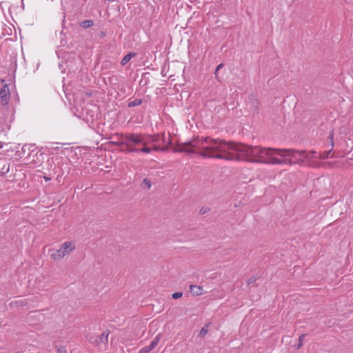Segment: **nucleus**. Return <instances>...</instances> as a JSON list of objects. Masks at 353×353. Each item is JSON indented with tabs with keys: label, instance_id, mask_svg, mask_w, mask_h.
Instances as JSON below:
<instances>
[{
	"label": "nucleus",
	"instance_id": "obj_8",
	"mask_svg": "<svg viewBox=\"0 0 353 353\" xmlns=\"http://www.w3.org/2000/svg\"><path fill=\"white\" fill-rule=\"evenodd\" d=\"M160 339H161V334H157L154 339L152 341V342L150 343V344L148 345V346H145V347L149 351H152V350H154L157 345H158V343H159L160 341Z\"/></svg>",
	"mask_w": 353,
	"mask_h": 353
},
{
	"label": "nucleus",
	"instance_id": "obj_14",
	"mask_svg": "<svg viewBox=\"0 0 353 353\" xmlns=\"http://www.w3.org/2000/svg\"><path fill=\"white\" fill-rule=\"evenodd\" d=\"M250 101H251V104H252V107L253 108V110L255 112H259V101L256 99H254V98H250Z\"/></svg>",
	"mask_w": 353,
	"mask_h": 353
},
{
	"label": "nucleus",
	"instance_id": "obj_2",
	"mask_svg": "<svg viewBox=\"0 0 353 353\" xmlns=\"http://www.w3.org/2000/svg\"><path fill=\"white\" fill-rule=\"evenodd\" d=\"M230 142L209 137H197L183 143L174 149L175 152L196 153L203 158H215L227 160L230 150Z\"/></svg>",
	"mask_w": 353,
	"mask_h": 353
},
{
	"label": "nucleus",
	"instance_id": "obj_19",
	"mask_svg": "<svg viewBox=\"0 0 353 353\" xmlns=\"http://www.w3.org/2000/svg\"><path fill=\"white\" fill-rule=\"evenodd\" d=\"M305 334H302L299 338V342L296 345H295V347L296 349H299L303 345V341L304 340V338L305 337Z\"/></svg>",
	"mask_w": 353,
	"mask_h": 353
},
{
	"label": "nucleus",
	"instance_id": "obj_31",
	"mask_svg": "<svg viewBox=\"0 0 353 353\" xmlns=\"http://www.w3.org/2000/svg\"><path fill=\"white\" fill-rule=\"evenodd\" d=\"M3 148V143L0 142V148Z\"/></svg>",
	"mask_w": 353,
	"mask_h": 353
},
{
	"label": "nucleus",
	"instance_id": "obj_11",
	"mask_svg": "<svg viewBox=\"0 0 353 353\" xmlns=\"http://www.w3.org/2000/svg\"><path fill=\"white\" fill-rule=\"evenodd\" d=\"M10 163H6L3 165H2L1 167H0V175L1 176H5L6 174H8L10 171Z\"/></svg>",
	"mask_w": 353,
	"mask_h": 353
},
{
	"label": "nucleus",
	"instance_id": "obj_6",
	"mask_svg": "<svg viewBox=\"0 0 353 353\" xmlns=\"http://www.w3.org/2000/svg\"><path fill=\"white\" fill-rule=\"evenodd\" d=\"M10 96V93L7 85L0 88L1 103L3 106H6L8 104Z\"/></svg>",
	"mask_w": 353,
	"mask_h": 353
},
{
	"label": "nucleus",
	"instance_id": "obj_23",
	"mask_svg": "<svg viewBox=\"0 0 353 353\" xmlns=\"http://www.w3.org/2000/svg\"><path fill=\"white\" fill-rule=\"evenodd\" d=\"M210 210V209L208 208H202L201 210H200V214H204L207 212H208Z\"/></svg>",
	"mask_w": 353,
	"mask_h": 353
},
{
	"label": "nucleus",
	"instance_id": "obj_16",
	"mask_svg": "<svg viewBox=\"0 0 353 353\" xmlns=\"http://www.w3.org/2000/svg\"><path fill=\"white\" fill-rule=\"evenodd\" d=\"M94 23L92 20H85L80 23V26L83 28H88L93 26Z\"/></svg>",
	"mask_w": 353,
	"mask_h": 353
},
{
	"label": "nucleus",
	"instance_id": "obj_1",
	"mask_svg": "<svg viewBox=\"0 0 353 353\" xmlns=\"http://www.w3.org/2000/svg\"><path fill=\"white\" fill-rule=\"evenodd\" d=\"M230 150L228 152V161H244L252 163L264 164H283L287 159H281L272 157L276 154L283 157H291L297 158L301 161V157H307L305 150H296L294 149H274L272 148H261L252 146L242 143L230 142Z\"/></svg>",
	"mask_w": 353,
	"mask_h": 353
},
{
	"label": "nucleus",
	"instance_id": "obj_30",
	"mask_svg": "<svg viewBox=\"0 0 353 353\" xmlns=\"http://www.w3.org/2000/svg\"><path fill=\"white\" fill-rule=\"evenodd\" d=\"M43 178H44L46 181H49L51 180L50 177L46 176H45Z\"/></svg>",
	"mask_w": 353,
	"mask_h": 353
},
{
	"label": "nucleus",
	"instance_id": "obj_21",
	"mask_svg": "<svg viewBox=\"0 0 353 353\" xmlns=\"http://www.w3.org/2000/svg\"><path fill=\"white\" fill-rule=\"evenodd\" d=\"M150 149H152V151H161V147L160 145H154L152 147L150 148Z\"/></svg>",
	"mask_w": 353,
	"mask_h": 353
},
{
	"label": "nucleus",
	"instance_id": "obj_4",
	"mask_svg": "<svg viewBox=\"0 0 353 353\" xmlns=\"http://www.w3.org/2000/svg\"><path fill=\"white\" fill-rule=\"evenodd\" d=\"M331 148L329 150L324 151L323 152H317L314 150L307 152L305 150V155L307 157H301V161H303L305 159H327L329 158H333V154H331V152L333 150L334 142V133L333 131L330 132L328 137Z\"/></svg>",
	"mask_w": 353,
	"mask_h": 353
},
{
	"label": "nucleus",
	"instance_id": "obj_20",
	"mask_svg": "<svg viewBox=\"0 0 353 353\" xmlns=\"http://www.w3.org/2000/svg\"><path fill=\"white\" fill-rule=\"evenodd\" d=\"M183 296V293L181 292H176L172 294V298L173 299H177L181 298Z\"/></svg>",
	"mask_w": 353,
	"mask_h": 353
},
{
	"label": "nucleus",
	"instance_id": "obj_24",
	"mask_svg": "<svg viewBox=\"0 0 353 353\" xmlns=\"http://www.w3.org/2000/svg\"><path fill=\"white\" fill-rule=\"evenodd\" d=\"M46 163L50 166L49 169H50L54 163L53 159H48Z\"/></svg>",
	"mask_w": 353,
	"mask_h": 353
},
{
	"label": "nucleus",
	"instance_id": "obj_26",
	"mask_svg": "<svg viewBox=\"0 0 353 353\" xmlns=\"http://www.w3.org/2000/svg\"><path fill=\"white\" fill-rule=\"evenodd\" d=\"M150 352L144 347L142 349H141L139 352V353H149Z\"/></svg>",
	"mask_w": 353,
	"mask_h": 353
},
{
	"label": "nucleus",
	"instance_id": "obj_22",
	"mask_svg": "<svg viewBox=\"0 0 353 353\" xmlns=\"http://www.w3.org/2000/svg\"><path fill=\"white\" fill-rule=\"evenodd\" d=\"M256 278L254 276L251 277L250 279L248 280V285L253 284L256 282Z\"/></svg>",
	"mask_w": 353,
	"mask_h": 353
},
{
	"label": "nucleus",
	"instance_id": "obj_25",
	"mask_svg": "<svg viewBox=\"0 0 353 353\" xmlns=\"http://www.w3.org/2000/svg\"><path fill=\"white\" fill-rule=\"evenodd\" d=\"M160 134H161L160 140L162 141L163 143H165L166 140H165V133H161Z\"/></svg>",
	"mask_w": 353,
	"mask_h": 353
},
{
	"label": "nucleus",
	"instance_id": "obj_13",
	"mask_svg": "<svg viewBox=\"0 0 353 353\" xmlns=\"http://www.w3.org/2000/svg\"><path fill=\"white\" fill-rule=\"evenodd\" d=\"M34 148H35L34 144H25L22 147V152L23 153H25L26 151H28L29 152H28V155H30V152L34 151Z\"/></svg>",
	"mask_w": 353,
	"mask_h": 353
},
{
	"label": "nucleus",
	"instance_id": "obj_10",
	"mask_svg": "<svg viewBox=\"0 0 353 353\" xmlns=\"http://www.w3.org/2000/svg\"><path fill=\"white\" fill-rule=\"evenodd\" d=\"M108 334H109V332H103L100 336H99V340H97V344H99V343H103V344H107L108 342Z\"/></svg>",
	"mask_w": 353,
	"mask_h": 353
},
{
	"label": "nucleus",
	"instance_id": "obj_12",
	"mask_svg": "<svg viewBox=\"0 0 353 353\" xmlns=\"http://www.w3.org/2000/svg\"><path fill=\"white\" fill-rule=\"evenodd\" d=\"M136 54L134 52H130L127 54L121 60V64L122 65H125L132 57H135Z\"/></svg>",
	"mask_w": 353,
	"mask_h": 353
},
{
	"label": "nucleus",
	"instance_id": "obj_7",
	"mask_svg": "<svg viewBox=\"0 0 353 353\" xmlns=\"http://www.w3.org/2000/svg\"><path fill=\"white\" fill-rule=\"evenodd\" d=\"M161 134H145V139L149 145H154L156 143L160 141Z\"/></svg>",
	"mask_w": 353,
	"mask_h": 353
},
{
	"label": "nucleus",
	"instance_id": "obj_17",
	"mask_svg": "<svg viewBox=\"0 0 353 353\" xmlns=\"http://www.w3.org/2000/svg\"><path fill=\"white\" fill-rule=\"evenodd\" d=\"M208 332V324H205L200 330L199 336L204 337Z\"/></svg>",
	"mask_w": 353,
	"mask_h": 353
},
{
	"label": "nucleus",
	"instance_id": "obj_5",
	"mask_svg": "<svg viewBox=\"0 0 353 353\" xmlns=\"http://www.w3.org/2000/svg\"><path fill=\"white\" fill-rule=\"evenodd\" d=\"M75 249V245L72 241H66L62 244L60 249L50 254V257L54 261L63 259Z\"/></svg>",
	"mask_w": 353,
	"mask_h": 353
},
{
	"label": "nucleus",
	"instance_id": "obj_27",
	"mask_svg": "<svg viewBox=\"0 0 353 353\" xmlns=\"http://www.w3.org/2000/svg\"><path fill=\"white\" fill-rule=\"evenodd\" d=\"M59 351L60 353H67V350L65 347H61V348H59Z\"/></svg>",
	"mask_w": 353,
	"mask_h": 353
},
{
	"label": "nucleus",
	"instance_id": "obj_28",
	"mask_svg": "<svg viewBox=\"0 0 353 353\" xmlns=\"http://www.w3.org/2000/svg\"><path fill=\"white\" fill-rule=\"evenodd\" d=\"M223 63H220L219 65H218L216 68V72H217L219 69H221L223 67Z\"/></svg>",
	"mask_w": 353,
	"mask_h": 353
},
{
	"label": "nucleus",
	"instance_id": "obj_15",
	"mask_svg": "<svg viewBox=\"0 0 353 353\" xmlns=\"http://www.w3.org/2000/svg\"><path fill=\"white\" fill-rule=\"evenodd\" d=\"M143 103V99H136L128 103V107L129 108H133L135 106H138Z\"/></svg>",
	"mask_w": 353,
	"mask_h": 353
},
{
	"label": "nucleus",
	"instance_id": "obj_3",
	"mask_svg": "<svg viewBox=\"0 0 353 353\" xmlns=\"http://www.w3.org/2000/svg\"><path fill=\"white\" fill-rule=\"evenodd\" d=\"M123 139L117 142H112L114 145L120 148V151L124 153H145L150 154L149 144L143 133H127L122 134Z\"/></svg>",
	"mask_w": 353,
	"mask_h": 353
},
{
	"label": "nucleus",
	"instance_id": "obj_9",
	"mask_svg": "<svg viewBox=\"0 0 353 353\" xmlns=\"http://www.w3.org/2000/svg\"><path fill=\"white\" fill-rule=\"evenodd\" d=\"M190 291L193 295L199 296L203 294V289L202 287L199 285H190Z\"/></svg>",
	"mask_w": 353,
	"mask_h": 353
},
{
	"label": "nucleus",
	"instance_id": "obj_18",
	"mask_svg": "<svg viewBox=\"0 0 353 353\" xmlns=\"http://www.w3.org/2000/svg\"><path fill=\"white\" fill-rule=\"evenodd\" d=\"M142 186L144 189L149 190L152 186V183L149 179H144L142 182Z\"/></svg>",
	"mask_w": 353,
	"mask_h": 353
},
{
	"label": "nucleus",
	"instance_id": "obj_32",
	"mask_svg": "<svg viewBox=\"0 0 353 353\" xmlns=\"http://www.w3.org/2000/svg\"><path fill=\"white\" fill-rule=\"evenodd\" d=\"M170 143H171V140H170V139L169 138L168 144H170Z\"/></svg>",
	"mask_w": 353,
	"mask_h": 353
},
{
	"label": "nucleus",
	"instance_id": "obj_29",
	"mask_svg": "<svg viewBox=\"0 0 353 353\" xmlns=\"http://www.w3.org/2000/svg\"><path fill=\"white\" fill-rule=\"evenodd\" d=\"M168 150V146L161 147V152H165V151H166V150Z\"/></svg>",
	"mask_w": 353,
	"mask_h": 353
}]
</instances>
